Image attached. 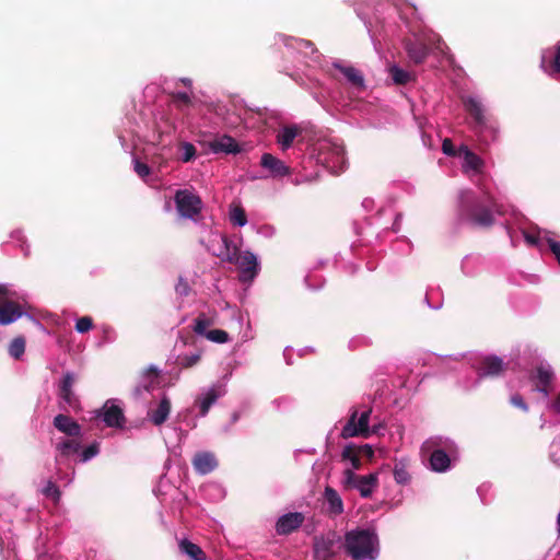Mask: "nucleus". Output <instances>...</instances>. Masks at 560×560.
Returning a JSON list of instances; mask_svg holds the SVG:
<instances>
[{
    "label": "nucleus",
    "mask_w": 560,
    "mask_h": 560,
    "mask_svg": "<svg viewBox=\"0 0 560 560\" xmlns=\"http://www.w3.org/2000/svg\"><path fill=\"white\" fill-rule=\"evenodd\" d=\"M494 213L503 214L502 206L495 203L489 194L464 189L458 195V218L472 226L490 228Z\"/></svg>",
    "instance_id": "1"
},
{
    "label": "nucleus",
    "mask_w": 560,
    "mask_h": 560,
    "mask_svg": "<svg viewBox=\"0 0 560 560\" xmlns=\"http://www.w3.org/2000/svg\"><path fill=\"white\" fill-rule=\"evenodd\" d=\"M465 109L472 118L471 130L480 148H489L495 143L500 137V126L498 121L488 114L482 100L476 95H469L464 98Z\"/></svg>",
    "instance_id": "2"
},
{
    "label": "nucleus",
    "mask_w": 560,
    "mask_h": 560,
    "mask_svg": "<svg viewBox=\"0 0 560 560\" xmlns=\"http://www.w3.org/2000/svg\"><path fill=\"white\" fill-rule=\"evenodd\" d=\"M342 548L351 560H376L380 556L378 535L370 527L348 530L343 537Z\"/></svg>",
    "instance_id": "3"
},
{
    "label": "nucleus",
    "mask_w": 560,
    "mask_h": 560,
    "mask_svg": "<svg viewBox=\"0 0 560 560\" xmlns=\"http://www.w3.org/2000/svg\"><path fill=\"white\" fill-rule=\"evenodd\" d=\"M440 35L427 27L410 28L409 35L402 40V46L410 62L421 65L431 51H443Z\"/></svg>",
    "instance_id": "4"
},
{
    "label": "nucleus",
    "mask_w": 560,
    "mask_h": 560,
    "mask_svg": "<svg viewBox=\"0 0 560 560\" xmlns=\"http://www.w3.org/2000/svg\"><path fill=\"white\" fill-rule=\"evenodd\" d=\"M317 162L331 174L338 175L347 168V158L342 142L336 138L319 139L314 148Z\"/></svg>",
    "instance_id": "5"
},
{
    "label": "nucleus",
    "mask_w": 560,
    "mask_h": 560,
    "mask_svg": "<svg viewBox=\"0 0 560 560\" xmlns=\"http://www.w3.org/2000/svg\"><path fill=\"white\" fill-rule=\"evenodd\" d=\"M371 415L372 407L364 406L362 409L357 406L351 407L349 418L340 432L341 438H369L372 434H377L383 429V425L381 423L370 425Z\"/></svg>",
    "instance_id": "6"
},
{
    "label": "nucleus",
    "mask_w": 560,
    "mask_h": 560,
    "mask_svg": "<svg viewBox=\"0 0 560 560\" xmlns=\"http://www.w3.org/2000/svg\"><path fill=\"white\" fill-rule=\"evenodd\" d=\"M468 363L476 370V377L472 383H463V390L476 389L486 377H497L503 372V360L497 355L471 354Z\"/></svg>",
    "instance_id": "7"
},
{
    "label": "nucleus",
    "mask_w": 560,
    "mask_h": 560,
    "mask_svg": "<svg viewBox=\"0 0 560 560\" xmlns=\"http://www.w3.org/2000/svg\"><path fill=\"white\" fill-rule=\"evenodd\" d=\"M229 380L230 374H225L210 386L201 388L194 404L199 409V417H206L217 400L226 394Z\"/></svg>",
    "instance_id": "8"
},
{
    "label": "nucleus",
    "mask_w": 560,
    "mask_h": 560,
    "mask_svg": "<svg viewBox=\"0 0 560 560\" xmlns=\"http://www.w3.org/2000/svg\"><path fill=\"white\" fill-rule=\"evenodd\" d=\"M343 545L341 536L336 530H329L313 539V556L315 560H332Z\"/></svg>",
    "instance_id": "9"
},
{
    "label": "nucleus",
    "mask_w": 560,
    "mask_h": 560,
    "mask_svg": "<svg viewBox=\"0 0 560 560\" xmlns=\"http://www.w3.org/2000/svg\"><path fill=\"white\" fill-rule=\"evenodd\" d=\"M342 485L348 489H355L362 498H370L378 485V474L365 476L357 475L352 469H345Z\"/></svg>",
    "instance_id": "10"
},
{
    "label": "nucleus",
    "mask_w": 560,
    "mask_h": 560,
    "mask_svg": "<svg viewBox=\"0 0 560 560\" xmlns=\"http://www.w3.org/2000/svg\"><path fill=\"white\" fill-rule=\"evenodd\" d=\"M207 249L223 261L230 262L235 259V253L238 252V245L230 240L225 234L219 231H211L207 243Z\"/></svg>",
    "instance_id": "11"
},
{
    "label": "nucleus",
    "mask_w": 560,
    "mask_h": 560,
    "mask_svg": "<svg viewBox=\"0 0 560 560\" xmlns=\"http://www.w3.org/2000/svg\"><path fill=\"white\" fill-rule=\"evenodd\" d=\"M174 201L182 218L195 220L201 212L202 201L198 195L190 189H178Z\"/></svg>",
    "instance_id": "12"
},
{
    "label": "nucleus",
    "mask_w": 560,
    "mask_h": 560,
    "mask_svg": "<svg viewBox=\"0 0 560 560\" xmlns=\"http://www.w3.org/2000/svg\"><path fill=\"white\" fill-rule=\"evenodd\" d=\"M276 40L278 43H282L284 47L292 52L296 51L303 55L304 58L310 59L314 65H318L320 62L322 55L311 40L289 36L285 34H278L276 36Z\"/></svg>",
    "instance_id": "13"
},
{
    "label": "nucleus",
    "mask_w": 560,
    "mask_h": 560,
    "mask_svg": "<svg viewBox=\"0 0 560 560\" xmlns=\"http://www.w3.org/2000/svg\"><path fill=\"white\" fill-rule=\"evenodd\" d=\"M238 267V278L242 282H252L260 271V264L256 254L246 249L240 254L235 253V259L230 260Z\"/></svg>",
    "instance_id": "14"
},
{
    "label": "nucleus",
    "mask_w": 560,
    "mask_h": 560,
    "mask_svg": "<svg viewBox=\"0 0 560 560\" xmlns=\"http://www.w3.org/2000/svg\"><path fill=\"white\" fill-rule=\"evenodd\" d=\"M80 438H60L55 443V463L58 467L69 466L81 451Z\"/></svg>",
    "instance_id": "15"
},
{
    "label": "nucleus",
    "mask_w": 560,
    "mask_h": 560,
    "mask_svg": "<svg viewBox=\"0 0 560 560\" xmlns=\"http://www.w3.org/2000/svg\"><path fill=\"white\" fill-rule=\"evenodd\" d=\"M77 381V375L72 371L63 373L58 384V398L59 408L66 410L67 408L75 409L79 406V399L73 392V386Z\"/></svg>",
    "instance_id": "16"
},
{
    "label": "nucleus",
    "mask_w": 560,
    "mask_h": 560,
    "mask_svg": "<svg viewBox=\"0 0 560 560\" xmlns=\"http://www.w3.org/2000/svg\"><path fill=\"white\" fill-rule=\"evenodd\" d=\"M96 418L102 419L108 428L122 429L126 424L124 410L116 399H108L103 407L96 411Z\"/></svg>",
    "instance_id": "17"
},
{
    "label": "nucleus",
    "mask_w": 560,
    "mask_h": 560,
    "mask_svg": "<svg viewBox=\"0 0 560 560\" xmlns=\"http://www.w3.org/2000/svg\"><path fill=\"white\" fill-rule=\"evenodd\" d=\"M540 68L551 79L560 81V40L542 49Z\"/></svg>",
    "instance_id": "18"
},
{
    "label": "nucleus",
    "mask_w": 560,
    "mask_h": 560,
    "mask_svg": "<svg viewBox=\"0 0 560 560\" xmlns=\"http://www.w3.org/2000/svg\"><path fill=\"white\" fill-rule=\"evenodd\" d=\"M458 158L462 159V171L466 175H478L483 172L485 161L466 144L458 148Z\"/></svg>",
    "instance_id": "19"
},
{
    "label": "nucleus",
    "mask_w": 560,
    "mask_h": 560,
    "mask_svg": "<svg viewBox=\"0 0 560 560\" xmlns=\"http://www.w3.org/2000/svg\"><path fill=\"white\" fill-rule=\"evenodd\" d=\"M332 67L342 74L352 90L361 92L365 89V80L360 70L342 60L334 61Z\"/></svg>",
    "instance_id": "20"
},
{
    "label": "nucleus",
    "mask_w": 560,
    "mask_h": 560,
    "mask_svg": "<svg viewBox=\"0 0 560 560\" xmlns=\"http://www.w3.org/2000/svg\"><path fill=\"white\" fill-rule=\"evenodd\" d=\"M260 165L269 172V175L275 178H282L291 174V170L285 163L272 155L271 153H264L260 158Z\"/></svg>",
    "instance_id": "21"
},
{
    "label": "nucleus",
    "mask_w": 560,
    "mask_h": 560,
    "mask_svg": "<svg viewBox=\"0 0 560 560\" xmlns=\"http://www.w3.org/2000/svg\"><path fill=\"white\" fill-rule=\"evenodd\" d=\"M304 515L301 512H290L281 515L276 523V532L279 535H289L304 522Z\"/></svg>",
    "instance_id": "22"
},
{
    "label": "nucleus",
    "mask_w": 560,
    "mask_h": 560,
    "mask_svg": "<svg viewBox=\"0 0 560 560\" xmlns=\"http://www.w3.org/2000/svg\"><path fill=\"white\" fill-rule=\"evenodd\" d=\"M54 427L66 435V438H81V425L70 416L58 413L52 420Z\"/></svg>",
    "instance_id": "23"
},
{
    "label": "nucleus",
    "mask_w": 560,
    "mask_h": 560,
    "mask_svg": "<svg viewBox=\"0 0 560 560\" xmlns=\"http://www.w3.org/2000/svg\"><path fill=\"white\" fill-rule=\"evenodd\" d=\"M423 448L427 452L441 451L444 453L458 455V446H457L456 442L450 438L441 436V435H436V436H432V438L428 439L423 443Z\"/></svg>",
    "instance_id": "24"
},
{
    "label": "nucleus",
    "mask_w": 560,
    "mask_h": 560,
    "mask_svg": "<svg viewBox=\"0 0 560 560\" xmlns=\"http://www.w3.org/2000/svg\"><path fill=\"white\" fill-rule=\"evenodd\" d=\"M191 464L199 475H208L218 467L215 455L207 451L197 452L192 457Z\"/></svg>",
    "instance_id": "25"
},
{
    "label": "nucleus",
    "mask_w": 560,
    "mask_h": 560,
    "mask_svg": "<svg viewBox=\"0 0 560 560\" xmlns=\"http://www.w3.org/2000/svg\"><path fill=\"white\" fill-rule=\"evenodd\" d=\"M553 378H555V373L549 363L541 362L536 368L535 380H536L537 390L539 393H541L545 397L549 396L548 386L552 383Z\"/></svg>",
    "instance_id": "26"
},
{
    "label": "nucleus",
    "mask_w": 560,
    "mask_h": 560,
    "mask_svg": "<svg viewBox=\"0 0 560 560\" xmlns=\"http://www.w3.org/2000/svg\"><path fill=\"white\" fill-rule=\"evenodd\" d=\"M457 456L458 455H453L441 451L430 452V469L439 474L446 472L452 469V462L455 460Z\"/></svg>",
    "instance_id": "27"
},
{
    "label": "nucleus",
    "mask_w": 560,
    "mask_h": 560,
    "mask_svg": "<svg viewBox=\"0 0 560 560\" xmlns=\"http://www.w3.org/2000/svg\"><path fill=\"white\" fill-rule=\"evenodd\" d=\"M300 132L301 129L296 125L281 126L276 133V142L280 150L284 152L290 149Z\"/></svg>",
    "instance_id": "28"
},
{
    "label": "nucleus",
    "mask_w": 560,
    "mask_h": 560,
    "mask_svg": "<svg viewBox=\"0 0 560 560\" xmlns=\"http://www.w3.org/2000/svg\"><path fill=\"white\" fill-rule=\"evenodd\" d=\"M213 153L238 154L242 149L240 144L229 135H223L210 142Z\"/></svg>",
    "instance_id": "29"
},
{
    "label": "nucleus",
    "mask_w": 560,
    "mask_h": 560,
    "mask_svg": "<svg viewBox=\"0 0 560 560\" xmlns=\"http://www.w3.org/2000/svg\"><path fill=\"white\" fill-rule=\"evenodd\" d=\"M159 369L155 365H150L145 370L142 371L139 384L135 388V394L140 396L142 392H150L154 388L155 384L159 382Z\"/></svg>",
    "instance_id": "30"
},
{
    "label": "nucleus",
    "mask_w": 560,
    "mask_h": 560,
    "mask_svg": "<svg viewBox=\"0 0 560 560\" xmlns=\"http://www.w3.org/2000/svg\"><path fill=\"white\" fill-rule=\"evenodd\" d=\"M24 312L21 305L13 301H5L0 304V325H10L23 317Z\"/></svg>",
    "instance_id": "31"
},
{
    "label": "nucleus",
    "mask_w": 560,
    "mask_h": 560,
    "mask_svg": "<svg viewBox=\"0 0 560 560\" xmlns=\"http://www.w3.org/2000/svg\"><path fill=\"white\" fill-rule=\"evenodd\" d=\"M393 476L397 485L408 486L411 482L410 460L406 457L396 458L393 467Z\"/></svg>",
    "instance_id": "32"
},
{
    "label": "nucleus",
    "mask_w": 560,
    "mask_h": 560,
    "mask_svg": "<svg viewBox=\"0 0 560 560\" xmlns=\"http://www.w3.org/2000/svg\"><path fill=\"white\" fill-rule=\"evenodd\" d=\"M171 409L172 404L170 398L163 395L158 407L148 412L150 421L158 427L163 424L167 420Z\"/></svg>",
    "instance_id": "33"
},
{
    "label": "nucleus",
    "mask_w": 560,
    "mask_h": 560,
    "mask_svg": "<svg viewBox=\"0 0 560 560\" xmlns=\"http://www.w3.org/2000/svg\"><path fill=\"white\" fill-rule=\"evenodd\" d=\"M324 499L327 504V511L330 514L339 515L343 512V502L339 493L331 487L327 486L324 490Z\"/></svg>",
    "instance_id": "34"
},
{
    "label": "nucleus",
    "mask_w": 560,
    "mask_h": 560,
    "mask_svg": "<svg viewBox=\"0 0 560 560\" xmlns=\"http://www.w3.org/2000/svg\"><path fill=\"white\" fill-rule=\"evenodd\" d=\"M132 167L135 173L148 185L155 186L158 184V175L152 172V168L138 158H132Z\"/></svg>",
    "instance_id": "35"
},
{
    "label": "nucleus",
    "mask_w": 560,
    "mask_h": 560,
    "mask_svg": "<svg viewBox=\"0 0 560 560\" xmlns=\"http://www.w3.org/2000/svg\"><path fill=\"white\" fill-rule=\"evenodd\" d=\"M482 258L479 255L469 254L462 260V271L467 277L477 276L482 269Z\"/></svg>",
    "instance_id": "36"
},
{
    "label": "nucleus",
    "mask_w": 560,
    "mask_h": 560,
    "mask_svg": "<svg viewBox=\"0 0 560 560\" xmlns=\"http://www.w3.org/2000/svg\"><path fill=\"white\" fill-rule=\"evenodd\" d=\"M329 97L336 108L341 113H348L352 109H355L358 106V102L351 96L346 97L342 92L332 91L329 93Z\"/></svg>",
    "instance_id": "37"
},
{
    "label": "nucleus",
    "mask_w": 560,
    "mask_h": 560,
    "mask_svg": "<svg viewBox=\"0 0 560 560\" xmlns=\"http://www.w3.org/2000/svg\"><path fill=\"white\" fill-rule=\"evenodd\" d=\"M388 74H389L393 83L396 85H406L410 82L416 81L415 73H412L408 70H405L397 65H390L388 67Z\"/></svg>",
    "instance_id": "38"
},
{
    "label": "nucleus",
    "mask_w": 560,
    "mask_h": 560,
    "mask_svg": "<svg viewBox=\"0 0 560 560\" xmlns=\"http://www.w3.org/2000/svg\"><path fill=\"white\" fill-rule=\"evenodd\" d=\"M545 231L546 229H541L537 225H534L530 231H527L525 229H521V232L523 234L524 241L527 245L537 247L541 249L542 241H545Z\"/></svg>",
    "instance_id": "39"
},
{
    "label": "nucleus",
    "mask_w": 560,
    "mask_h": 560,
    "mask_svg": "<svg viewBox=\"0 0 560 560\" xmlns=\"http://www.w3.org/2000/svg\"><path fill=\"white\" fill-rule=\"evenodd\" d=\"M180 552L190 557L192 560H206L205 551L196 544L184 538L179 541Z\"/></svg>",
    "instance_id": "40"
},
{
    "label": "nucleus",
    "mask_w": 560,
    "mask_h": 560,
    "mask_svg": "<svg viewBox=\"0 0 560 560\" xmlns=\"http://www.w3.org/2000/svg\"><path fill=\"white\" fill-rule=\"evenodd\" d=\"M100 331H101V338L96 343V346L98 348L114 343L118 338V334H117L116 329L108 324H102L100 326Z\"/></svg>",
    "instance_id": "41"
},
{
    "label": "nucleus",
    "mask_w": 560,
    "mask_h": 560,
    "mask_svg": "<svg viewBox=\"0 0 560 560\" xmlns=\"http://www.w3.org/2000/svg\"><path fill=\"white\" fill-rule=\"evenodd\" d=\"M342 459L350 463L351 467L349 469H352L353 471L355 469H359L361 466L360 462V455L357 453V448L354 444H348L343 447L341 453Z\"/></svg>",
    "instance_id": "42"
},
{
    "label": "nucleus",
    "mask_w": 560,
    "mask_h": 560,
    "mask_svg": "<svg viewBox=\"0 0 560 560\" xmlns=\"http://www.w3.org/2000/svg\"><path fill=\"white\" fill-rule=\"evenodd\" d=\"M229 219L236 226H245L247 224V215L245 210L240 206H232L229 211Z\"/></svg>",
    "instance_id": "43"
},
{
    "label": "nucleus",
    "mask_w": 560,
    "mask_h": 560,
    "mask_svg": "<svg viewBox=\"0 0 560 560\" xmlns=\"http://www.w3.org/2000/svg\"><path fill=\"white\" fill-rule=\"evenodd\" d=\"M173 102L178 109L184 112L192 104L191 91H178L173 93Z\"/></svg>",
    "instance_id": "44"
},
{
    "label": "nucleus",
    "mask_w": 560,
    "mask_h": 560,
    "mask_svg": "<svg viewBox=\"0 0 560 560\" xmlns=\"http://www.w3.org/2000/svg\"><path fill=\"white\" fill-rule=\"evenodd\" d=\"M26 295L24 293H19L13 290L12 285L0 283V304L5 302L7 300H22L25 301Z\"/></svg>",
    "instance_id": "45"
},
{
    "label": "nucleus",
    "mask_w": 560,
    "mask_h": 560,
    "mask_svg": "<svg viewBox=\"0 0 560 560\" xmlns=\"http://www.w3.org/2000/svg\"><path fill=\"white\" fill-rule=\"evenodd\" d=\"M100 453V443L93 442L90 445H88L85 448H81L79 452V462L80 463H88L92 458L96 457Z\"/></svg>",
    "instance_id": "46"
},
{
    "label": "nucleus",
    "mask_w": 560,
    "mask_h": 560,
    "mask_svg": "<svg viewBox=\"0 0 560 560\" xmlns=\"http://www.w3.org/2000/svg\"><path fill=\"white\" fill-rule=\"evenodd\" d=\"M211 325L210 319L205 315L200 314L194 320L192 330L196 335L205 337L209 330L207 328Z\"/></svg>",
    "instance_id": "47"
},
{
    "label": "nucleus",
    "mask_w": 560,
    "mask_h": 560,
    "mask_svg": "<svg viewBox=\"0 0 560 560\" xmlns=\"http://www.w3.org/2000/svg\"><path fill=\"white\" fill-rule=\"evenodd\" d=\"M25 351V339L23 337L14 338L9 345V354L14 359H20Z\"/></svg>",
    "instance_id": "48"
},
{
    "label": "nucleus",
    "mask_w": 560,
    "mask_h": 560,
    "mask_svg": "<svg viewBox=\"0 0 560 560\" xmlns=\"http://www.w3.org/2000/svg\"><path fill=\"white\" fill-rule=\"evenodd\" d=\"M40 492L43 495L54 500L55 502L59 501V499L61 497V492H60L58 486L55 482H52L51 480H47L45 482V485L40 489Z\"/></svg>",
    "instance_id": "49"
},
{
    "label": "nucleus",
    "mask_w": 560,
    "mask_h": 560,
    "mask_svg": "<svg viewBox=\"0 0 560 560\" xmlns=\"http://www.w3.org/2000/svg\"><path fill=\"white\" fill-rule=\"evenodd\" d=\"M197 150L196 147L190 142H183L180 144V160L184 163H188L196 158Z\"/></svg>",
    "instance_id": "50"
},
{
    "label": "nucleus",
    "mask_w": 560,
    "mask_h": 560,
    "mask_svg": "<svg viewBox=\"0 0 560 560\" xmlns=\"http://www.w3.org/2000/svg\"><path fill=\"white\" fill-rule=\"evenodd\" d=\"M553 233L545 231V242L548 244L549 249L555 255L558 264L560 265V241L553 238Z\"/></svg>",
    "instance_id": "51"
},
{
    "label": "nucleus",
    "mask_w": 560,
    "mask_h": 560,
    "mask_svg": "<svg viewBox=\"0 0 560 560\" xmlns=\"http://www.w3.org/2000/svg\"><path fill=\"white\" fill-rule=\"evenodd\" d=\"M93 319L90 316H83L75 319L74 329L78 334H85L93 328Z\"/></svg>",
    "instance_id": "52"
},
{
    "label": "nucleus",
    "mask_w": 560,
    "mask_h": 560,
    "mask_svg": "<svg viewBox=\"0 0 560 560\" xmlns=\"http://www.w3.org/2000/svg\"><path fill=\"white\" fill-rule=\"evenodd\" d=\"M200 352H194L189 354H183L178 357V363L182 368H191L196 365L200 360Z\"/></svg>",
    "instance_id": "53"
},
{
    "label": "nucleus",
    "mask_w": 560,
    "mask_h": 560,
    "mask_svg": "<svg viewBox=\"0 0 560 560\" xmlns=\"http://www.w3.org/2000/svg\"><path fill=\"white\" fill-rule=\"evenodd\" d=\"M205 337L208 340L215 342V343H225L229 341V334L222 329L209 330Z\"/></svg>",
    "instance_id": "54"
},
{
    "label": "nucleus",
    "mask_w": 560,
    "mask_h": 560,
    "mask_svg": "<svg viewBox=\"0 0 560 560\" xmlns=\"http://www.w3.org/2000/svg\"><path fill=\"white\" fill-rule=\"evenodd\" d=\"M549 458L558 467H560V438H556L549 446Z\"/></svg>",
    "instance_id": "55"
},
{
    "label": "nucleus",
    "mask_w": 560,
    "mask_h": 560,
    "mask_svg": "<svg viewBox=\"0 0 560 560\" xmlns=\"http://www.w3.org/2000/svg\"><path fill=\"white\" fill-rule=\"evenodd\" d=\"M252 228L258 235L265 238H272L276 235V228L270 224H262L259 226L253 225Z\"/></svg>",
    "instance_id": "56"
},
{
    "label": "nucleus",
    "mask_w": 560,
    "mask_h": 560,
    "mask_svg": "<svg viewBox=\"0 0 560 560\" xmlns=\"http://www.w3.org/2000/svg\"><path fill=\"white\" fill-rule=\"evenodd\" d=\"M10 237L13 241H16L18 243H20V246H21L22 250L24 252V255L27 256L28 255V245L26 244V238L23 234V231L14 230L11 232Z\"/></svg>",
    "instance_id": "57"
},
{
    "label": "nucleus",
    "mask_w": 560,
    "mask_h": 560,
    "mask_svg": "<svg viewBox=\"0 0 560 560\" xmlns=\"http://www.w3.org/2000/svg\"><path fill=\"white\" fill-rule=\"evenodd\" d=\"M442 152L447 156H458V149L455 148L450 138H445L442 142Z\"/></svg>",
    "instance_id": "58"
},
{
    "label": "nucleus",
    "mask_w": 560,
    "mask_h": 560,
    "mask_svg": "<svg viewBox=\"0 0 560 560\" xmlns=\"http://www.w3.org/2000/svg\"><path fill=\"white\" fill-rule=\"evenodd\" d=\"M175 291L178 296H187L190 292V285L183 277H179L175 285Z\"/></svg>",
    "instance_id": "59"
},
{
    "label": "nucleus",
    "mask_w": 560,
    "mask_h": 560,
    "mask_svg": "<svg viewBox=\"0 0 560 560\" xmlns=\"http://www.w3.org/2000/svg\"><path fill=\"white\" fill-rule=\"evenodd\" d=\"M511 404L516 407V408H520L522 409L523 411H527L528 410V406L527 404L525 402V400L523 399V397L518 394H515L511 397L510 399Z\"/></svg>",
    "instance_id": "60"
},
{
    "label": "nucleus",
    "mask_w": 560,
    "mask_h": 560,
    "mask_svg": "<svg viewBox=\"0 0 560 560\" xmlns=\"http://www.w3.org/2000/svg\"><path fill=\"white\" fill-rule=\"evenodd\" d=\"M290 404H291V400L288 397H279L271 401V405L277 410L285 409L290 406Z\"/></svg>",
    "instance_id": "61"
},
{
    "label": "nucleus",
    "mask_w": 560,
    "mask_h": 560,
    "mask_svg": "<svg viewBox=\"0 0 560 560\" xmlns=\"http://www.w3.org/2000/svg\"><path fill=\"white\" fill-rule=\"evenodd\" d=\"M355 448H357V453L359 455H363L368 458H372L374 455V450H373L372 445H370V444H362L360 446L355 445Z\"/></svg>",
    "instance_id": "62"
},
{
    "label": "nucleus",
    "mask_w": 560,
    "mask_h": 560,
    "mask_svg": "<svg viewBox=\"0 0 560 560\" xmlns=\"http://www.w3.org/2000/svg\"><path fill=\"white\" fill-rule=\"evenodd\" d=\"M476 377V370H472L471 373L468 375H465L464 377H460L458 380V386L463 389V383L464 382H467V383H472Z\"/></svg>",
    "instance_id": "63"
},
{
    "label": "nucleus",
    "mask_w": 560,
    "mask_h": 560,
    "mask_svg": "<svg viewBox=\"0 0 560 560\" xmlns=\"http://www.w3.org/2000/svg\"><path fill=\"white\" fill-rule=\"evenodd\" d=\"M551 408L560 415V393L555 397L553 401L551 402Z\"/></svg>",
    "instance_id": "64"
}]
</instances>
